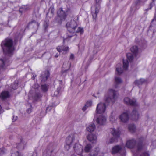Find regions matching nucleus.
Listing matches in <instances>:
<instances>
[{
	"label": "nucleus",
	"mask_w": 156,
	"mask_h": 156,
	"mask_svg": "<svg viewBox=\"0 0 156 156\" xmlns=\"http://www.w3.org/2000/svg\"><path fill=\"white\" fill-rule=\"evenodd\" d=\"M109 120L112 123L114 122L116 120L115 118L112 115H111L109 117Z\"/></svg>",
	"instance_id": "37"
},
{
	"label": "nucleus",
	"mask_w": 156,
	"mask_h": 156,
	"mask_svg": "<svg viewBox=\"0 0 156 156\" xmlns=\"http://www.w3.org/2000/svg\"><path fill=\"white\" fill-rule=\"evenodd\" d=\"M78 135L76 134H72L66 138V144L64 147L67 150H69L71 144L74 143L76 141L75 138Z\"/></svg>",
	"instance_id": "6"
},
{
	"label": "nucleus",
	"mask_w": 156,
	"mask_h": 156,
	"mask_svg": "<svg viewBox=\"0 0 156 156\" xmlns=\"http://www.w3.org/2000/svg\"><path fill=\"white\" fill-rule=\"evenodd\" d=\"M115 138H112L110 139L109 144L112 143L114 142L115 141Z\"/></svg>",
	"instance_id": "47"
},
{
	"label": "nucleus",
	"mask_w": 156,
	"mask_h": 156,
	"mask_svg": "<svg viewBox=\"0 0 156 156\" xmlns=\"http://www.w3.org/2000/svg\"><path fill=\"white\" fill-rule=\"evenodd\" d=\"M111 133L114 137H118L119 136L120 133V132L114 129H112L111 131Z\"/></svg>",
	"instance_id": "22"
},
{
	"label": "nucleus",
	"mask_w": 156,
	"mask_h": 156,
	"mask_svg": "<svg viewBox=\"0 0 156 156\" xmlns=\"http://www.w3.org/2000/svg\"><path fill=\"white\" fill-rule=\"evenodd\" d=\"M92 103L91 101H88L87 102L86 106H87V107L91 106L92 105Z\"/></svg>",
	"instance_id": "38"
},
{
	"label": "nucleus",
	"mask_w": 156,
	"mask_h": 156,
	"mask_svg": "<svg viewBox=\"0 0 156 156\" xmlns=\"http://www.w3.org/2000/svg\"><path fill=\"white\" fill-rule=\"evenodd\" d=\"M116 94V91L112 89H109L105 95L104 98L105 102H100L97 105L96 112L98 114L104 113L107 107L105 103L114 102L117 98Z\"/></svg>",
	"instance_id": "1"
},
{
	"label": "nucleus",
	"mask_w": 156,
	"mask_h": 156,
	"mask_svg": "<svg viewBox=\"0 0 156 156\" xmlns=\"http://www.w3.org/2000/svg\"><path fill=\"white\" fill-rule=\"evenodd\" d=\"M41 89L43 92H46L47 91L48 87L46 84L42 85L41 86Z\"/></svg>",
	"instance_id": "31"
},
{
	"label": "nucleus",
	"mask_w": 156,
	"mask_h": 156,
	"mask_svg": "<svg viewBox=\"0 0 156 156\" xmlns=\"http://www.w3.org/2000/svg\"><path fill=\"white\" fill-rule=\"evenodd\" d=\"M24 144L23 143V139H21V142L17 144L16 148L20 150H22L24 149Z\"/></svg>",
	"instance_id": "23"
},
{
	"label": "nucleus",
	"mask_w": 156,
	"mask_h": 156,
	"mask_svg": "<svg viewBox=\"0 0 156 156\" xmlns=\"http://www.w3.org/2000/svg\"><path fill=\"white\" fill-rule=\"evenodd\" d=\"M153 2H154L155 0H152Z\"/></svg>",
	"instance_id": "60"
},
{
	"label": "nucleus",
	"mask_w": 156,
	"mask_h": 156,
	"mask_svg": "<svg viewBox=\"0 0 156 156\" xmlns=\"http://www.w3.org/2000/svg\"><path fill=\"white\" fill-rule=\"evenodd\" d=\"M17 118L18 117L17 116H13V118L12 119L13 122H15L17 120Z\"/></svg>",
	"instance_id": "49"
},
{
	"label": "nucleus",
	"mask_w": 156,
	"mask_h": 156,
	"mask_svg": "<svg viewBox=\"0 0 156 156\" xmlns=\"http://www.w3.org/2000/svg\"><path fill=\"white\" fill-rule=\"evenodd\" d=\"M87 108V106H86V105H85L84 106L83 108H82L83 110V111H85L86 110Z\"/></svg>",
	"instance_id": "51"
},
{
	"label": "nucleus",
	"mask_w": 156,
	"mask_h": 156,
	"mask_svg": "<svg viewBox=\"0 0 156 156\" xmlns=\"http://www.w3.org/2000/svg\"><path fill=\"white\" fill-rule=\"evenodd\" d=\"M74 58V55L71 54L70 55L69 59L71 60H73Z\"/></svg>",
	"instance_id": "50"
},
{
	"label": "nucleus",
	"mask_w": 156,
	"mask_h": 156,
	"mask_svg": "<svg viewBox=\"0 0 156 156\" xmlns=\"http://www.w3.org/2000/svg\"><path fill=\"white\" fill-rule=\"evenodd\" d=\"M147 0H137L138 1L140 2H144L146 1Z\"/></svg>",
	"instance_id": "52"
},
{
	"label": "nucleus",
	"mask_w": 156,
	"mask_h": 156,
	"mask_svg": "<svg viewBox=\"0 0 156 156\" xmlns=\"http://www.w3.org/2000/svg\"><path fill=\"white\" fill-rule=\"evenodd\" d=\"M87 139L93 143L95 142L97 140V137L95 135L92 134H90L88 135L87 137Z\"/></svg>",
	"instance_id": "15"
},
{
	"label": "nucleus",
	"mask_w": 156,
	"mask_h": 156,
	"mask_svg": "<svg viewBox=\"0 0 156 156\" xmlns=\"http://www.w3.org/2000/svg\"><path fill=\"white\" fill-rule=\"evenodd\" d=\"M129 129L131 132L133 133L135 131L136 127L134 125L131 124L129 126Z\"/></svg>",
	"instance_id": "29"
},
{
	"label": "nucleus",
	"mask_w": 156,
	"mask_h": 156,
	"mask_svg": "<svg viewBox=\"0 0 156 156\" xmlns=\"http://www.w3.org/2000/svg\"><path fill=\"white\" fill-rule=\"evenodd\" d=\"M124 101L127 105L133 106L137 105L136 101L134 99H130L129 97H126L124 99Z\"/></svg>",
	"instance_id": "9"
},
{
	"label": "nucleus",
	"mask_w": 156,
	"mask_h": 156,
	"mask_svg": "<svg viewBox=\"0 0 156 156\" xmlns=\"http://www.w3.org/2000/svg\"><path fill=\"white\" fill-rule=\"evenodd\" d=\"M136 144V141L133 139L129 140L126 143V146L127 147L130 148H133Z\"/></svg>",
	"instance_id": "12"
},
{
	"label": "nucleus",
	"mask_w": 156,
	"mask_h": 156,
	"mask_svg": "<svg viewBox=\"0 0 156 156\" xmlns=\"http://www.w3.org/2000/svg\"><path fill=\"white\" fill-rule=\"evenodd\" d=\"M32 109V108L31 106L30 105V107L27 110V112L28 114H30L31 112Z\"/></svg>",
	"instance_id": "44"
},
{
	"label": "nucleus",
	"mask_w": 156,
	"mask_h": 156,
	"mask_svg": "<svg viewBox=\"0 0 156 156\" xmlns=\"http://www.w3.org/2000/svg\"><path fill=\"white\" fill-rule=\"evenodd\" d=\"M49 76V74L48 72L44 73L41 76V81L42 82L46 81Z\"/></svg>",
	"instance_id": "19"
},
{
	"label": "nucleus",
	"mask_w": 156,
	"mask_h": 156,
	"mask_svg": "<svg viewBox=\"0 0 156 156\" xmlns=\"http://www.w3.org/2000/svg\"><path fill=\"white\" fill-rule=\"evenodd\" d=\"M103 156L100 155V156Z\"/></svg>",
	"instance_id": "63"
},
{
	"label": "nucleus",
	"mask_w": 156,
	"mask_h": 156,
	"mask_svg": "<svg viewBox=\"0 0 156 156\" xmlns=\"http://www.w3.org/2000/svg\"><path fill=\"white\" fill-rule=\"evenodd\" d=\"M128 66V62L127 60H123V67L124 69H127Z\"/></svg>",
	"instance_id": "33"
},
{
	"label": "nucleus",
	"mask_w": 156,
	"mask_h": 156,
	"mask_svg": "<svg viewBox=\"0 0 156 156\" xmlns=\"http://www.w3.org/2000/svg\"><path fill=\"white\" fill-rule=\"evenodd\" d=\"M119 118L122 122H126L129 119L128 113L126 112H123L120 115Z\"/></svg>",
	"instance_id": "11"
},
{
	"label": "nucleus",
	"mask_w": 156,
	"mask_h": 156,
	"mask_svg": "<svg viewBox=\"0 0 156 156\" xmlns=\"http://www.w3.org/2000/svg\"><path fill=\"white\" fill-rule=\"evenodd\" d=\"M150 6H151V7H150V9H151V7H152V4H150Z\"/></svg>",
	"instance_id": "57"
},
{
	"label": "nucleus",
	"mask_w": 156,
	"mask_h": 156,
	"mask_svg": "<svg viewBox=\"0 0 156 156\" xmlns=\"http://www.w3.org/2000/svg\"><path fill=\"white\" fill-rule=\"evenodd\" d=\"M140 156H149V155L147 152H144L140 155Z\"/></svg>",
	"instance_id": "45"
},
{
	"label": "nucleus",
	"mask_w": 156,
	"mask_h": 156,
	"mask_svg": "<svg viewBox=\"0 0 156 156\" xmlns=\"http://www.w3.org/2000/svg\"><path fill=\"white\" fill-rule=\"evenodd\" d=\"M141 149V147L140 146H138V151H139Z\"/></svg>",
	"instance_id": "55"
},
{
	"label": "nucleus",
	"mask_w": 156,
	"mask_h": 156,
	"mask_svg": "<svg viewBox=\"0 0 156 156\" xmlns=\"http://www.w3.org/2000/svg\"><path fill=\"white\" fill-rule=\"evenodd\" d=\"M57 50L59 52H61L62 51L66 52L69 51V47L67 46H58L56 48Z\"/></svg>",
	"instance_id": "17"
},
{
	"label": "nucleus",
	"mask_w": 156,
	"mask_h": 156,
	"mask_svg": "<svg viewBox=\"0 0 156 156\" xmlns=\"http://www.w3.org/2000/svg\"><path fill=\"white\" fill-rule=\"evenodd\" d=\"M49 25V22H45L44 24V28L45 30H46L48 28Z\"/></svg>",
	"instance_id": "40"
},
{
	"label": "nucleus",
	"mask_w": 156,
	"mask_h": 156,
	"mask_svg": "<svg viewBox=\"0 0 156 156\" xmlns=\"http://www.w3.org/2000/svg\"><path fill=\"white\" fill-rule=\"evenodd\" d=\"M95 129V126L94 124V123L90 124L87 128V130L90 132L94 131Z\"/></svg>",
	"instance_id": "21"
},
{
	"label": "nucleus",
	"mask_w": 156,
	"mask_h": 156,
	"mask_svg": "<svg viewBox=\"0 0 156 156\" xmlns=\"http://www.w3.org/2000/svg\"><path fill=\"white\" fill-rule=\"evenodd\" d=\"M145 82V81L144 79H140L139 80L135 81L134 82V83L135 84L138 86H139L140 85L142 84L144 82Z\"/></svg>",
	"instance_id": "25"
},
{
	"label": "nucleus",
	"mask_w": 156,
	"mask_h": 156,
	"mask_svg": "<svg viewBox=\"0 0 156 156\" xmlns=\"http://www.w3.org/2000/svg\"><path fill=\"white\" fill-rule=\"evenodd\" d=\"M102 0H95V4L93 7H91V13L93 21L96 22L97 16V14L100 9V4Z\"/></svg>",
	"instance_id": "4"
},
{
	"label": "nucleus",
	"mask_w": 156,
	"mask_h": 156,
	"mask_svg": "<svg viewBox=\"0 0 156 156\" xmlns=\"http://www.w3.org/2000/svg\"><path fill=\"white\" fill-rule=\"evenodd\" d=\"M131 116L132 119L133 120L137 121L139 117V114L136 109H134L133 110Z\"/></svg>",
	"instance_id": "14"
},
{
	"label": "nucleus",
	"mask_w": 156,
	"mask_h": 156,
	"mask_svg": "<svg viewBox=\"0 0 156 156\" xmlns=\"http://www.w3.org/2000/svg\"><path fill=\"white\" fill-rule=\"evenodd\" d=\"M5 150L2 147L0 148V154H3L5 152Z\"/></svg>",
	"instance_id": "43"
},
{
	"label": "nucleus",
	"mask_w": 156,
	"mask_h": 156,
	"mask_svg": "<svg viewBox=\"0 0 156 156\" xmlns=\"http://www.w3.org/2000/svg\"><path fill=\"white\" fill-rule=\"evenodd\" d=\"M42 95L39 93H36L34 95L33 99L35 101H37L41 98Z\"/></svg>",
	"instance_id": "26"
},
{
	"label": "nucleus",
	"mask_w": 156,
	"mask_h": 156,
	"mask_svg": "<svg viewBox=\"0 0 156 156\" xmlns=\"http://www.w3.org/2000/svg\"><path fill=\"white\" fill-rule=\"evenodd\" d=\"M14 85H15L16 86H17V84H16V83H14Z\"/></svg>",
	"instance_id": "59"
},
{
	"label": "nucleus",
	"mask_w": 156,
	"mask_h": 156,
	"mask_svg": "<svg viewBox=\"0 0 156 156\" xmlns=\"http://www.w3.org/2000/svg\"><path fill=\"white\" fill-rule=\"evenodd\" d=\"M115 83L114 87L115 88L118 87V85L121 83L122 82V80L119 77H115Z\"/></svg>",
	"instance_id": "20"
},
{
	"label": "nucleus",
	"mask_w": 156,
	"mask_h": 156,
	"mask_svg": "<svg viewBox=\"0 0 156 156\" xmlns=\"http://www.w3.org/2000/svg\"><path fill=\"white\" fill-rule=\"evenodd\" d=\"M74 32H75L76 33H80L81 34H82L83 32V28L80 27H78L77 30L76 31L75 30Z\"/></svg>",
	"instance_id": "35"
},
{
	"label": "nucleus",
	"mask_w": 156,
	"mask_h": 156,
	"mask_svg": "<svg viewBox=\"0 0 156 156\" xmlns=\"http://www.w3.org/2000/svg\"><path fill=\"white\" fill-rule=\"evenodd\" d=\"M91 148L92 147L90 144H87L84 148V150L86 152H88L90 151Z\"/></svg>",
	"instance_id": "30"
},
{
	"label": "nucleus",
	"mask_w": 156,
	"mask_h": 156,
	"mask_svg": "<svg viewBox=\"0 0 156 156\" xmlns=\"http://www.w3.org/2000/svg\"><path fill=\"white\" fill-rule=\"evenodd\" d=\"M36 76V75H33V76L32 77V79H33V80H34Z\"/></svg>",
	"instance_id": "54"
},
{
	"label": "nucleus",
	"mask_w": 156,
	"mask_h": 156,
	"mask_svg": "<svg viewBox=\"0 0 156 156\" xmlns=\"http://www.w3.org/2000/svg\"><path fill=\"white\" fill-rule=\"evenodd\" d=\"M60 90V88H58V91Z\"/></svg>",
	"instance_id": "56"
},
{
	"label": "nucleus",
	"mask_w": 156,
	"mask_h": 156,
	"mask_svg": "<svg viewBox=\"0 0 156 156\" xmlns=\"http://www.w3.org/2000/svg\"><path fill=\"white\" fill-rule=\"evenodd\" d=\"M12 88L13 89H14V90H15V89L16 88H16H15V87L14 88V87H12Z\"/></svg>",
	"instance_id": "58"
},
{
	"label": "nucleus",
	"mask_w": 156,
	"mask_h": 156,
	"mask_svg": "<svg viewBox=\"0 0 156 156\" xmlns=\"http://www.w3.org/2000/svg\"><path fill=\"white\" fill-rule=\"evenodd\" d=\"M131 51L133 54H136L138 51V48L137 46H133L131 48Z\"/></svg>",
	"instance_id": "27"
},
{
	"label": "nucleus",
	"mask_w": 156,
	"mask_h": 156,
	"mask_svg": "<svg viewBox=\"0 0 156 156\" xmlns=\"http://www.w3.org/2000/svg\"><path fill=\"white\" fill-rule=\"evenodd\" d=\"M9 96V94L8 91H4L2 92L0 95V98L3 100L5 99Z\"/></svg>",
	"instance_id": "18"
},
{
	"label": "nucleus",
	"mask_w": 156,
	"mask_h": 156,
	"mask_svg": "<svg viewBox=\"0 0 156 156\" xmlns=\"http://www.w3.org/2000/svg\"><path fill=\"white\" fill-rule=\"evenodd\" d=\"M99 149L98 148L96 149L93 154H90V156H98L99 154Z\"/></svg>",
	"instance_id": "32"
},
{
	"label": "nucleus",
	"mask_w": 156,
	"mask_h": 156,
	"mask_svg": "<svg viewBox=\"0 0 156 156\" xmlns=\"http://www.w3.org/2000/svg\"><path fill=\"white\" fill-rule=\"evenodd\" d=\"M126 56L127 58L130 61H132L133 58V57L132 54L131 53H128L126 54Z\"/></svg>",
	"instance_id": "34"
},
{
	"label": "nucleus",
	"mask_w": 156,
	"mask_h": 156,
	"mask_svg": "<svg viewBox=\"0 0 156 156\" xmlns=\"http://www.w3.org/2000/svg\"><path fill=\"white\" fill-rule=\"evenodd\" d=\"M117 67L116 68V72L118 75H120L123 72L121 68V65L119 64L117 65Z\"/></svg>",
	"instance_id": "24"
},
{
	"label": "nucleus",
	"mask_w": 156,
	"mask_h": 156,
	"mask_svg": "<svg viewBox=\"0 0 156 156\" xmlns=\"http://www.w3.org/2000/svg\"><path fill=\"white\" fill-rule=\"evenodd\" d=\"M33 154H32L31 156H33ZM11 156H23V155L20 153L18 151H16L12 153H11ZM30 156V155L29 154V156Z\"/></svg>",
	"instance_id": "28"
},
{
	"label": "nucleus",
	"mask_w": 156,
	"mask_h": 156,
	"mask_svg": "<svg viewBox=\"0 0 156 156\" xmlns=\"http://www.w3.org/2000/svg\"><path fill=\"white\" fill-rule=\"evenodd\" d=\"M54 15L48 12L46 14V17L50 18L53 17Z\"/></svg>",
	"instance_id": "39"
},
{
	"label": "nucleus",
	"mask_w": 156,
	"mask_h": 156,
	"mask_svg": "<svg viewBox=\"0 0 156 156\" xmlns=\"http://www.w3.org/2000/svg\"><path fill=\"white\" fill-rule=\"evenodd\" d=\"M1 46L3 49V53L7 59L13 55L15 50L13 42L12 39L7 38L2 41Z\"/></svg>",
	"instance_id": "2"
},
{
	"label": "nucleus",
	"mask_w": 156,
	"mask_h": 156,
	"mask_svg": "<svg viewBox=\"0 0 156 156\" xmlns=\"http://www.w3.org/2000/svg\"><path fill=\"white\" fill-rule=\"evenodd\" d=\"M151 145L153 146L154 148L156 147V140L152 142Z\"/></svg>",
	"instance_id": "48"
},
{
	"label": "nucleus",
	"mask_w": 156,
	"mask_h": 156,
	"mask_svg": "<svg viewBox=\"0 0 156 156\" xmlns=\"http://www.w3.org/2000/svg\"><path fill=\"white\" fill-rule=\"evenodd\" d=\"M54 10L55 9L54 7L51 6L49 9L48 12L54 15Z\"/></svg>",
	"instance_id": "36"
},
{
	"label": "nucleus",
	"mask_w": 156,
	"mask_h": 156,
	"mask_svg": "<svg viewBox=\"0 0 156 156\" xmlns=\"http://www.w3.org/2000/svg\"><path fill=\"white\" fill-rule=\"evenodd\" d=\"M72 37V36H69V37Z\"/></svg>",
	"instance_id": "61"
},
{
	"label": "nucleus",
	"mask_w": 156,
	"mask_h": 156,
	"mask_svg": "<svg viewBox=\"0 0 156 156\" xmlns=\"http://www.w3.org/2000/svg\"><path fill=\"white\" fill-rule=\"evenodd\" d=\"M59 56V54L58 53H56V55H55V58H57Z\"/></svg>",
	"instance_id": "53"
},
{
	"label": "nucleus",
	"mask_w": 156,
	"mask_h": 156,
	"mask_svg": "<svg viewBox=\"0 0 156 156\" xmlns=\"http://www.w3.org/2000/svg\"><path fill=\"white\" fill-rule=\"evenodd\" d=\"M30 25H36V26H37V27H38L39 26V24H38L37 23H36L35 21H32L31 22V23H30Z\"/></svg>",
	"instance_id": "42"
},
{
	"label": "nucleus",
	"mask_w": 156,
	"mask_h": 156,
	"mask_svg": "<svg viewBox=\"0 0 156 156\" xmlns=\"http://www.w3.org/2000/svg\"><path fill=\"white\" fill-rule=\"evenodd\" d=\"M58 152L56 146L52 143L48 146L43 153V156H55Z\"/></svg>",
	"instance_id": "3"
},
{
	"label": "nucleus",
	"mask_w": 156,
	"mask_h": 156,
	"mask_svg": "<svg viewBox=\"0 0 156 156\" xmlns=\"http://www.w3.org/2000/svg\"><path fill=\"white\" fill-rule=\"evenodd\" d=\"M122 148V147L119 145H117L114 146L112 149V154H113L119 152Z\"/></svg>",
	"instance_id": "16"
},
{
	"label": "nucleus",
	"mask_w": 156,
	"mask_h": 156,
	"mask_svg": "<svg viewBox=\"0 0 156 156\" xmlns=\"http://www.w3.org/2000/svg\"><path fill=\"white\" fill-rule=\"evenodd\" d=\"M76 141H77V142H78V140L77 139Z\"/></svg>",
	"instance_id": "62"
},
{
	"label": "nucleus",
	"mask_w": 156,
	"mask_h": 156,
	"mask_svg": "<svg viewBox=\"0 0 156 156\" xmlns=\"http://www.w3.org/2000/svg\"><path fill=\"white\" fill-rule=\"evenodd\" d=\"M150 30H153L154 32L156 31V16H155L154 18L151 22V25L149 27Z\"/></svg>",
	"instance_id": "13"
},
{
	"label": "nucleus",
	"mask_w": 156,
	"mask_h": 156,
	"mask_svg": "<svg viewBox=\"0 0 156 156\" xmlns=\"http://www.w3.org/2000/svg\"><path fill=\"white\" fill-rule=\"evenodd\" d=\"M94 120L98 124L101 125L105 124L106 122V117L102 115H100L96 118L95 117Z\"/></svg>",
	"instance_id": "8"
},
{
	"label": "nucleus",
	"mask_w": 156,
	"mask_h": 156,
	"mask_svg": "<svg viewBox=\"0 0 156 156\" xmlns=\"http://www.w3.org/2000/svg\"><path fill=\"white\" fill-rule=\"evenodd\" d=\"M71 12L70 9L69 8H67L66 9L63 10L62 8H59L57 12V13L59 16L65 19L67 15Z\"/></svg>",
	"instance_id": "7"
},
{
	"label": "nucleus",
	"mask_w": 156,
	"mask_h": 156,
	"mask_svg": "<svg viewBox=\"0 0 156 156\" xmlns=\"http://www.w3.org/2000/svg\"><path fill=\"white\" fill-rule=\"evenodd\" d=\"M69 68L68 69L62 71V75H64V73H66L69 70L71 66V64H69Z\"/></svg>",
	"instance_id": "41"
},
{
	"label": "nucleus",
	"mask_w": 156,
	"mask_h": 156,
	"mask_svg": "<svg viewBox=\"0 0 156 156\" xmlns=\"http://www.w3.org/2000/svg\"><path fill=\"white\" fill-rule=\"evenodd\" d=\"M39 86L38 84H35L33 86V87L34 89H37L39 87Z\"/></svg>",
	"instance_id": "46"
},
{
	"label": "nucleus",
	"mask_w": 156,
	"mask_h": 156,
	"mask_svg": "<svg viewBox=\"0 0 156 156\" xmlns=\"http://www.w3.org/2000/svg\"><path fill=\"white\" fill-rule=\"evenodd\" d=\"M76 20H74L75 18H72V19L66 23V27L67 30L70 32H74L75 30L77 27L78 25L76 20H78V17L76 16Z\"/></svg>",
	"instance_id": "5"
},
{
	"label": "nucleus",
	"mask_w": 156,
	"mask_h": 156,
	"mask_svg": "<svg viewBox=\"0 0 156 156\" xmlns=\"http://www.w3.org/2000/svg\"><path fill=\"white\" fill-rule=\"evenodd\" d=\"M73 148L76 152L78 154H81L83 151V148L82 146L77 142L75 143Z\"/></svg>",
	"instance_id": "10"
}]
</instances>
